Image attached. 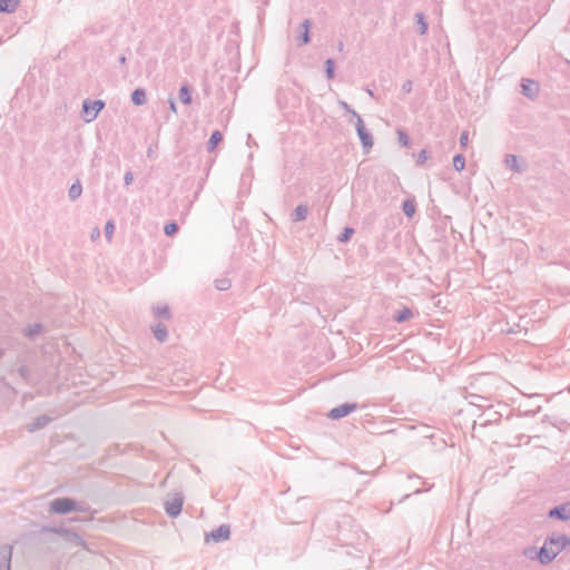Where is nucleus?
Returning a JSON list of instances; mask_svg holds the SVG:
<instances>
[{
	"label": "nucleus",
	"mask_w": 570,
	"mask_h": 570,
	"mask_svg": "<svg viewBox=\"0 0 570 570\" xmlns=\"http://www.w3.org/2000/svg\"><path fill=\"white\" fill-rule=\"evenodd\" d=\"M105 101L97 99V100H90L86 99L82 102V114L85 116V120L87 122H90L95 120L98 116V114L104 109Z\"/></svg>",
	"instance_id": "f03ea898"
},
{
	"label": "nucleus",
	"mask_w": 570,
	"mask_h": 570,
	"mask_svg": "<svg viewBox=\"0 0 570 570\" xmlns=\"http://www.w3.org/2000/svg\"><path fill=\"white\" fill-rule=\"evenodd\" d=\"M338 105L341 106V108H343L346 112L351 114L355 119H357V116H360L353 108H351V106L343 101V100H340L338 101Z\"/></svg>",
	"instance_id": "72a5a7b5"
},
{
	"label": "nucleus",
	"mask_w": 570,
	"mask_h": 570,
	"mask_svg": "<svg viewBox=\"0 0 570 570\" xmlns=\"http://www.w3.org/2000/svg\"><path fill=\"white\" fill-rule=\"evenodd\" d=\"M368 95L373 97V91L372 90H367Z\"/></svg>",
	"instance_id": "8fccbe9b"
},
{
	"label": "nucleus",
	"mask_w": 570,
	"mask_h": 570,
	"mask_svg": "<svg viewBox=\"0 0 570 570\" xmlns=\"http://www.w3.org/2000/svg\"><path fill=\"white\" fill-rule=\"evenodd\" d=\"M521 92L530 99H534L539 95V83L531 79H522Z\"/></svg>",
	"instance_id": "1a4fd4ad"
},
{
	"label": "nucleus",
	"mask_w": 570,
	"mask_h": 570,
	"mask_svg": "<svg viewBox=\"0 0 570 570\" xmlns=\"http://www.w3.org/2000/svg\"><path fill=\"white\" fill-rule=\"evenodd\" d=\"M76 508V501L71 498H57L50 502V511L56 514H67Z\"/></svg>",
	"instance_id": "20e7f679"
},
{
	"label": "nucleus",
	"mask_w": 570,
	"mask_h": 570,
	"mask_svg": "<svg viewBox=\"0 0 570 570\" xmlns=\"http://www.w3.org/2000/svg\"><path fill=\"white\" fill-rule=\"evenodd\" d=\"M179 99L185 105H189L191 102V89L188 85H183L180 87Z\"/></svg>",
	"instance_id": "4be33fe9"
},
{
	"label": "nucleus",
	"mask_w": 570,
	"mask_h": 570,
	"mask_svg": "<svg viewBox=\"0 0 570 570\" xmlns=\"http://www.w3.org/2000/svg\"><path fill=\"white\" fill-rule=\"evenodd\" d=\"M134 180V175L131 171H127L124 176V183L126 186H129Z\"/></svg>",
	"instance_id": "ea45409f"
},
{
	"label": "nucleus",
	"mask_w": 570,
	"mask_h": 570,
	"mask_svg": "<svg viewBox=\"0 0 570 570\" xmlns=\"http://www.w3.org/2000/svg\"><path fill=\"white\" fill-rule=\"evenodd\" d=\"M43 326L39 323H35L24 328V335L29 338H35L36 335L42 332Z\"/></svg>",
	"instance_id": "b1692460"
},
{
	"label": "nucleus",
	"mask_w": 570,
	"mask_h": 570,
	"mask_svg": "<svg viewBox=\"0 0 570 570\" xmlns=\"http://www.w3.org/2000/svg\"><path fill=\"white\" fill-rule=\"evenodd\" d=\"M73 511L88 512L89 505L86 502H77L76 501V508L73 509Z\"/></svg>",
	"instance_id": "e433bc0d"
},
{
	"label": "nucleus",
	"mask_w": 570,
	"mask_h": 570,
	"mask_svg": "<svg viewBox=\"0 0 570 570\" xmlns=\"http://www.w3.org/2000/svg\"><path fill=\"white\" fill-rule=\"evenodd\" d=\"M355 129L357 132V136L361 140L362 147L365 150V153H368L370 149L373 147V136L372 134L365 128L364 121L361 116H357L356 122H355Z\"/></svg>",
	"instance_id": "7ed1b4c3"
},
{
	"label": "nucleus",
	"mask_w": 570,
	"mask_h": 570,
	"mask_svg": "<svg viewBox=\"0 0 570 570\" xmlns=\"http://www.w3.org/2000/svg\"><path fill=\"white\" fill-rule=\"evenodd\" d=\"M309 28H311V20L305 19L301 24V29H302V35L299 37L301 45H306L311 41Z\"/></svg>",
	"instance_id": "f3484780"
},
{
	"label": "nucleus",
	"mask_w": 570,
	"mask_h": 570,
	"mask_svg": "<svg viewBox=\"0 0 570 570\" xmlns=\"http://www.w3.org/2000/svg\"><path fill=\"white\" fill-rule=\"evenodd\" d=\"M537 552L538 551L534 548H528L524 550L523 553L527 558L534 559V558H537Z\"/></svg>",
	"instance_id": "4c0bfd02"
},
{
	"label": "nucleus",
	"mask_w": 570,
	"mask_h": 570,
	"mask_svg": "<svg viewBox=\"0 0 570 570\" xmlns=\"http://www.w3.org/2000/svg\"><path fill=\"white\" fill-rule=\"evenodd\" d=\"M358 407V405L356 403H344V404H341L336 407H333L327 416L332 420H338V419H342L348 414H351L352 412H354L356 409Z\"/></svg>",
	"instance_id": "39448f33"
},
{
	"label": "nucleus",
	"mask_w": 570,
	"mask_h": 570,
	"mask_svg": "<svg viewBox=\"0 0 570 570\" xmlns=\"http://www.w3.org/2000/svg\"><path fill=\"white\" fill-rule=\"evenodd\" d=\"M342 48H343V43L340 42L338 49L342 50Z\"/></svg>",
	"instance_id": "09e8293b"
},
{
	"label": "nucleus",
	"mask_w": 570,
	"mask_h": 570,
	"mask_svg": "<svg viewBox=\"0 0 570 570\" xmlns=\"http://www.w3.org/2000/svg\"><path fill=\"white\" fill-rule=\"evenodd\" d=\"M548 517L550 519H557L560 521H569L570 520V501L556 505L549 510Z\"/></svg>",
	"instance_id": "0eeeda50"
},
{
	"label": "nucleus",
	"mask_w": 570,
	"mask_h": 570,
	"mask_svg": "<svg viewBox=\"0 0 570 570\" xmlns=\"http://www.w3.org/2000/svg\"><path fill=\"white\" fill-rule=\"evenodd\" d=\"M147 156H148V157H151V156H153V150H151V148H149V149H148V151H147Z\"/></svg>",
	"instance_id": "a18cd8bd"
},
{
	"label": "nucleus",
	"mask_w": 570,
	"mask_h": 570,
	"mask_svg": "<svg viewBox=\"0 0 570 570\" xmlns=\"http://www.w3.org/2000/svg\"><path fill=\"white\" fill-rule=\"evenodd\" d=\"M169 108L174 114H177V106L173 98L169 99Z\"/></svg>",
	"instance_id": "79ce46f5"
},
{
	"label": "nucleus",
	"mask_w": 570,
	"mask_h": 570,
	"mask_svg": "<svg viewBox=\"0 0 570 570\" xmlns=\"http://www.w3.org/2000/svg\"><path fill=\"white\" fill-rule=\"evenodd\" d=\"M230 281L228 278H218L215 281V287L218 291H227L230 287Z\"/></svg>",
	"instance_id": "c85d7f7f"
},
{
	"label": "nucleus",
	"mask_w": 570,
	"mask_h": 570,
	"mask_svg": "<svg viewBox=\"0 0 570 570\" xmlns=\"http://www.w3.org/2000/svg\"><path fill=\"white\" fill-rule=\"evenodd\" d=\"M100 236V230L98 227L94 228L91 232V239L95 240Z\"/></svg>",
	"instance_id": "37998d69"
},
{
	"label": "nucleus",
	"mask_w": 570,
	"mask_h": 570,
	"mask_svg": "<svg viewBox=\"0 0 570 570\" xmlns=\"http://www.w3.org/2000/svg\"><path fill=\"white\" fill-rule=\"evenodd\" d=\"M125 61H126V57L125 56L119 57V62L120 63H125Z\"/></svg>",
	"instance_id": "c03bdc74"
},
{
	"label": "nucleus",
	"mask_w": 570,
	"mask_h": 570,
	"mask_svg": "<svg viewBox=\"0 0 570 570\" xmlns=\"http://www.w3.org/2000/svg\"><path fill=\"white\" fill-rule=\"evenodd\" d=\"M413 317V312L407 308L403 307L401 311H397L395 315L393 316L394 321L397 323H404Z\"/></svg>",
	"instance_id": "aec40b11"
},
{
	"label": "nucleus",
	"mask_w": 570,
	"mask_h": 570,
	"mask_svg": "<svg viewBox=\"0 0 570 570\" xmlns=\"http://www.w3.org/2000/svg\"><path fill=\"white\" fill-rule=\"evenodd\" d=\"M402 210L407 217H412L415 214L416 207L412 199H406L402 204Z\"/></svg>",
	"instance_id": "393cba45"
},
{
	"label": "nucleus",
	"mask_w": 570,
	"mask_h": 570,
	"mask_svg": "<svg viewBox=\"0 0 570 570\" xmlns=\"http://www.w3.org/2000/svg\"><path fill=\"white\" fill-rule=\"evenodd\" d=\"M131 101L135 106H142L147 102L146 90L142 88H136L131 92Z\"/></svg>",
	"instance_id": "4468645a"
},
{
	"label": "nucleus",
	"mask_w": 570,
	"mask_h": 570,
	"mask_svg": "<svg viewBox=\"0 0 570 570\" xmlns=\"http://www.w3.org/2000/svg\"><path fill=\"white\" fill-rule=\"evenodd\" d=\"M51 420L52 419L46 414L39 415L27 425V430L29 432H35L37 430H40V429L45 428L46 425H48L51 422Z\"/></svg>",
	"instance_id": "f8f14e48"
},
{
	"label": "nucleus",
	"mask_w": 570,
	"mask_h": 570,
	"mask_svg": "<svg viewBox=\"0 0 570 570\" xmlns=\"http://www.w3.org/2000/svg\"><path fill=\"white\" fill-rule=\"evenodd\" d=\"M470 399H471V400H470V403H471L472 405H476V406H479V407L484 406V405H483V402H484V401H487V399H485L484 396H481V395H478V394H472V395L470 396Z\"/></svg>",
	"instance_id": "473e14b6"
},
{
	"label": "nucleus",
	"mask_w": 570,
	"mask_h": 570,
	"mask_svg": "<svg viewBox=\"0 0 570 570\" xmlns=\"http://www.w3.org/2000/svg\"><path fill=\"white\" fill-rule=\"evenodd\" d=\"M4 355V351L2 348H0V357H2Z\"/></svg>",
	"instance_id": "49530a36"
},
{
	"label": "nucleus",
	"mask_w": 570,
	"mask_h": 570,
	"mask_svg": "<svg viewBox=\"0 0 570 570\" xmlns=\"http://www.w3.org/2000/svg\"><path fill=\"white\" fill-rule=\"evenodd\" d=\"M20 373H21V374H24V367H21V368H20Z\"/></svg>",
	"instance_id": "de8ad7c7"
},
{
	"label": "nucleus",
	"mask_w": 570,
	"mask_h": 570,
	"mask_svg": "<svg viewBox=\"0 0 570 570\" xmlns=\"http://www.w3.org/2000/svg\"><path fill=\"white\" fill-rule=\"evenodd\" d=\"M570 543V538L558 534L548 538L537 552V559L541 564H548Z\"/></svg>",
	"instance_id": "f257e3e1"
},
{
	"label": "nucleus",
	"mask_w": 570,
	"mask_h": 570,
	"mask_svg": "<svg viewBox=\"0 0 570 570\" xmlns=\"http://www.w3.org/2000/svg\"><path fill=\"white\" fill-rule=\"evenodd\" d=\"M308 214V207L305 204H299L292 214L293 222H302L305 220Z\"/></svg>",
	"instance_id": "2eb2a0df"
},
{
	"label": "nucleus",
	"mask_w": 570,
	"mask_h": 570,
	"mask_svg": "<svg viewBox=\"0 0 570 570\" xmlns=\"http://www.w3.org/2000/svg\"><path fill=\"white\" fill-rule=\"evenodd\" d=\"M164 232L167 236H173L178 232V225L175 222L167 223Z\"/></svg>",
	"instance_id": "7c9ffc66"
},
{
	"label": "nucleus",
	"mask_w": 570,
	"mask_h": 570,
	"mask_svg": "<svg viewBox=\"0 0 570 570\" xmlns=\"http://www.w3.org/2000/svg\"><path fill=\"white\" fill-rule=\"evenodd\" d=\"M151 330H153L155 338L158 342L164 343V342L167 341V338H168V331H167V327L164 324L158 323L157 325L153 326Z\"/></svg>",
	"instance_id": "ddd939ff"
},
{
	"label": "nucleus",
	"mask_w": 570,
	"mask_h": 570,
	"mask_svg": "<svg viewBox=\"0 0 570 570\" xmlns=\"http://www.w3.org/2000/svg\"><path fill=\"white\" fill-rule=\"evenodd\" d=\"M402 91L405 92V94H409L412 91V81L411 80H406L403 85H402Z\"/></svg>",
	"instance_id": "a19ab883"
},
{
	"label": "nucleus",
	"mask_w": 570,
	"mask_h": 570,
	"mask_svg": "<svg viewBox=\"0 0 570 570\" xmlns=\"http://www.w3.org/2000/svg\"><path fill=\"white\" fill-rule=\"evenodd\" d=\"M184 498L181 494H175L171 500L165 502V511L170 518H176L183 509Z\"/></svg>",
	"instance_id": "423d86ee"
},
{
	"label": "nucleus",
	"mask_w": 570,
	"mask_h": 570,
	"mask_svg": "<svg viewBox=\"0 0 570 570\" xmlns=\"http://www.w3.org/2000/svg\"><path fill=\"white\" fill-rule=\"evenodd\" d=\"M428 159V153L426 150H421L417 155H416V165H423Z\"/></svg>",
	"instance_id": "c9c22d12"
},
{
	"label": "nucleus",
	"mask_w": 570,
	"mask_h": 570,
	"mask_svg": "<svg viewBox=\"0 0 570 570\" xmlns=\"http://www.w3.org/2000/svg\"><path fill=\"white\" fill-rule=\"evenodd\" d=\"M2 42V40L0 39V43Z\"/></svg>",
	"instance_id": "3c124183"
},
{
	"label": "nucleus",
	"mask_w": 570,
	"mask_h": 570,
	"mask_svg": "<svg viewBox=\"0 0 570 570\" xmlns=\"http://www.w3.org/2000/svg\"><path fill=\"white\" fill-rule=\"evenodd\" d=\"M453 167L456 171H462L465 167V158L462 154H458L453 157Z\"/></svg>",
	"instance_id": "bb28decb"
},
{
	"label": "nucleus",
	"mask_w": 570,
	"mask_h": 570,
	"mask_svg": "<svg viewBox=\"0 0 570 570\" xmlns=\"http://www.w3.org/2000/svg\"><path fill=\"white\" fill-rule=\"evenodd\" d=\"M468 141H469V136H468V131H463L460 136V145L462 147H466L468 145Z\"/></svg>",
	"instance_id": "58836bf2"
},
{
	"label": "nucleus",
	"mask_w": 570,
	"mask_h": 570,
	"mask_svg": "<svg viewBox=\"0 0 570 570\" xmlns=\"http://www.w3.org/2000/svg\"><path fill=\"white\" fill-rule=\"evenodd\" d=\"M115 230V224L112 220H108L105 225V235L110 240Z\"/></svg>",
	"instance_id": "f704fd0d"
},
{
	"label": "nucleus",
	"mask_w": 570,
	"mask_h": 570,
	"mask_svg": "<svg viewBox=\"0 0 570 570\" xmlns=\"http://www.w3.org/2000/svg\"><path fill=\"white\" fill-rule=\"evenodd\" d=\"M505 166L515 173H521L522 169L519 166L518 157L515 155H507L504 159Z\"/></svg>",
	"instance_id": "5701e85b"
},
{
	"label": "nucleus",
	"mask_w": 570,
	"mask_h": 570,
	"mask_svg": "<svg viewBox=\"0 0 570 570\" xmlns=\"http://www.w3.org/2000/svg\"><path fill=\"white\" fill-rule=\"evenodd\" d=\"M45 530L46 531H50V532H55V533L63 534L69 540L73 541L77 546H83L85 544L82 538L77 532H73L71 530H67V529H63V528H45Z\"/></svg>",
	"instance_id": "9b49d317"
},
{
	"label": "nucleus",
	"mask_w": 570,
	"mask_h": 570,
	"mask_svg": "<svg viewBox=\"0 0 570 570\" xmlns=\"http://www.w3.org/2000/svg\"><path fill=\"white\" fill-rule=\"evenodd\" d=\"M416 23L419 24V33L425 35L428 31V22L425 21V16L422 12L415 13Z\"/></svg>",
	"instance_id": "a878e982"
},
{
	"label": "nucleus",
	"mask_w": 570,
	"mask_h": 570,
	"mask_svg": "<svg viewBox=\"0 0 570 570\" xmlns=\"http://www.w3.org/2000/svg\"><path fill=\"white\" fill-rule=\"evenodd\" d=\"M12 547H0V570H11Z\"/></svg>",
	"instance_id": "9d476101"
},
{
	"label": "nucleus",
	"mask_w": 570,
	"mask_h": 570,
	"mask_svg": "<svg viewBox=\"0 0 570 570\" xmlns=\"http://www.w3.org/2000/svg\"><path fill=\"white\" fill-rule=\"evenodd\" d=\"M397 137H399V142L401 144V146L409 147L410 138H409V136L406 135L405 131H403L402 129H399L397 130Z\"/></svg>",
	"instance_id": "2f4dec72"
},
{
	"label": "nucleus",
	"mask_w": 570,
	"mask_h": 570,
	"mask_svg": "<svg viewBox=\"0 0 570 570\" xmlns=\"http://www.w3.org/2000/svg\"><path fill=\"white\" fill-rule=\"evenodd\" d=\"M354 234V229L352 227H345L342 234L338 236V242L346 243L351 239Z\"/></svg>",
	"instance_id": "c756f323"
},
{
	"label": "nucleus",
	"mask_w": 570,
	"mask_h": 570,
	"mask_svg": "<svg viewBox=\"0 0 570 570\" xmlns=\"http://www.w3.org/2000/svg\"><path fill=\"white\" fill-rule=\"evenodd\" d=\"M20 0H0V12L12 13L16 11Z\"/></svg>",
	"instance_id": "dca6fc26"
},
{
	"label": "nucleus",
	"mask_w": 570,
	"mask_h": 570,
	"mask_svg": "<svg viewBox=\"0 0 570 570\" xmlns=\"http://www.w3.org/2000/svg\"><path fill=\"white\" fill-rule=\"evenodd\" d=\"M325 75L327 79H333L335 76V62L333 59L325 61Z\"/></svg>",
	"instance_id": "cd10ccee"
},
{
	"label": "nucleus",
	"mask_w": 570,
	"mask_h": 570,
	"mask_svg": "<svg viewBox=\"0 0 570 570\" xmlns=\"http://www.w3.org/2000/svg\"><path fill=\"white\" fill-rule=\"evenodd\" d=\"M154 315L157 318L169 320L171 317L170 309L167 304L157 305L153 308Z\"/></svg>",
	"instance_id": "a211bd4d"
},
{
	"label": "nucleus",
	"mask_w": 570,
	"mask_h": 570,
	"mask_svg": "<svg viewBox=\"0 0 570 570\" xmlns=\"http://www.w3.org/2000/svg\"><path fill=\"white\" fill-rule=\"evenodd\" d=\"M223 140V135L219 130H215L212 132L209 140L207 142V150L212 153L215 150L217 145Z\"/></svg>",
	"instance_id": "6ab92c4d"
},
{
	"label": "nucleus",
	"mask_w": 570,
	"mask_h": 570,
	"mask_svg": "<svg viewBox=\"0 0 570 570\" xmlns=\"http://www.w3.org/2000/svg\"><path fill=\"white\" fill-rule=\"evenodd\" d=\"M82 194V186L79 180H76L69 188L68 196L70 200L75 202Z\"/></svg>",
	"instance_id": "412c9836"
},
{
	"label": "nucleus",
	"mask_w": 570,
	"mask_h": 570,
	"mask_svg": "<svg viewBox=\"0 0 570 570\" xmlns=\"http://www.w3.org/2000/svg\"><path fill=\"white\" fill-rule=\"evenodd\" d=\"M230 527L228 524H222L217 529L205 534L206 541L220 542L229 539Z\"/></svg>",
	"instance_id": "6e6552de"
}]
</instances>
